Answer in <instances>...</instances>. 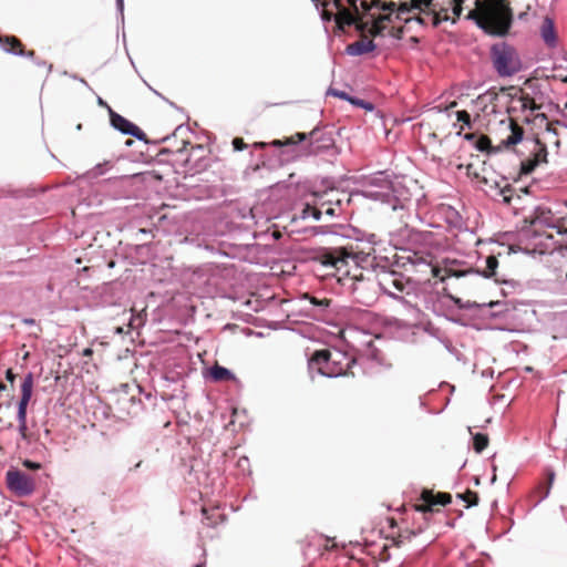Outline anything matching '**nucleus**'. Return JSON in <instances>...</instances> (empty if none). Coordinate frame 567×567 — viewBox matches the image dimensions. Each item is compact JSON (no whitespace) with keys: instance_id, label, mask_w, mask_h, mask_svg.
<instances>
[{"instance_id":"nucleus-1","label":"nucleus","mask_w":567,"mask_h":567,"mask_svg":"<svg viewBox=\"0 0 567 567\" xmlns=\"http://www.w3.org/2000/svg\"><path fill=\"white\" fill-rule=\"evenodd\" d=\"M316 259L320 261L322 266L342 272L347 277L344 280L348 282L343 285L348 286L355 302L363 306H371L377 301L380 289L379 281L372 274L365 276L358 265H354L353 274H351L349 259L354 260V257L344 248L322 249L318 252Z\"/></svg>"},{"instance_id":"nucleus-2","label":"nucleus","mask_w":567,"mask_h":567,"mask_svg":"<svg viewBox=\"0 0 567 567\" xmlns=\"http://www.w3.org/2000/svg\"><path fill=\"white\" fill-rule=\"evenodd\" d=\"M357 1L358 0H333V4L338 9L337 14L334 16V21L338 29L344 30V27H350L355 22V14L359 13ZM361 7L363 10H370L368 0H361ZM414 10H431L435 13L436 20L449 19L446 10L444 11V14H442V12H436L433 0H405L401 1L398 8L399 20L405 22L410 21L411 17L409 14Z\"/></svg>"},{"instance_id":"nucleus-3","label":"nucleus","mask_w":567,"mask_h":567,"mask_svg":"<svg viewBox=\"0 0 567 567\" xmlns=\"http://www.w3.org/2000/svg\"><path fill=\"white\" fill-rule=\"evenodd\" d=\"M475 9L471 10L468 18L477 25L493 35L508 33L513 22V11L508 0H475Z\"/></svg>"},{"instance_id":"nucleus-4","label":"nucleus","mask_w":567,"mask_h":567,"mask_svg":"<svg viewBox=\"0 0 567 567\" xmlns=\"http://www.w3.org/2000/svg\"><path fill=\"white\" fill-rule=\"evenodd\" d=\"M491 61L501 78L513 76L522 70L517 50L507 42H498L491 48Z\"/></svg>"},{"instance_id":"nucleus-5","label":"nucleus","mask_w":567,"mask_h":567,"mask_svg":"<svg viewBox=\"0 0 567 567\" xmlns=\"http://www.w3.org/2000/svg\"><path fill=\"white\" fill-rule=\"evenodd\" d=\"M524 226L522 233L526 236L533 234L535 236H546L553 238V230L561 234L560 227L557 225V219L549 208L538 206L533 213L524 217Z\"/></svg>"},{"instance_id":"nucleus-6","label":"nucleus","mask_w":567,"mask_h":567,"mask_svg":"<svg viewBox=\"0 0 567 567\" xmlns=\"http://www.w3.org/2000/svg\"><path fill=\"white\" fill-rule=\"evenodd\" d=\"M355 363V359H349L346 368L336 367L337 361L331 362V352L328 349H321L313 352L308 361V367L310 370H316L321 375L326 377H337V375H347L351 374L349 372L352 364Z\"/></svg>"},{"instance_id":"nucleus-7","label":"nucleus","mask_w":567,"mask_h":567,"mask_svg":"<svg viewBox=\"0 0 567 567\" xmlns=\"http://www.w3.org/2000/svg\"><path fill=\"white\" fill-rule=\"evenodd\" d=\"M34 380L31 373H28L21 383V398L18 403L17 419L19 422V434L22 440L31 442L33 435L27 425V408L32 396Z\"/></svg>"},{"instance_id":"nucleus-8","label":"nucleus","mask_w":567,"mask_h":567,"mask_svg":"<svg viewBox=\"0 0 567 567\" xmlns=\"http://www.w3.org/2000/svg\"><path fill=\"white\" fill-rule=\"evenodd\" d=\"M308 138L310 146H312V153H318L321 148L329 147L333 143V140L330 136L326 137L322 131L319 128H313L309 134L296 133L295 135L285 140H274L271 145L276 147L295 145Z\"/></svg>"},{"instance_id":"nucleus-9","label":"nucleus","mask_w":567,"mask_h":567,"mask_svg":"<svg viewBox=\"0 0 567 567\" xmlns=\"http://www.w3.org/2000/svg\"><path fill=\"white\" fill-rule=\"evenodd\" d=\"M452 496L450 493L439 492L434 493L432 489L423 488L416 503L412 505L415 512L423 514L437 512V506H445L450 504Z\"/></svg>"},{"instance_id":"nucleus-10","label":"nucleus","mask_w":567,"mask_h":567,"mask_svg":"<svg viewBox=\"0 0 567 567\" xmlns=\"http://www.w3.org/2000/svg\"><path fill=\"white\" fill-rule=\"evenodd\" d=\"M6 481L8 488L18 496H29L35 491L34 478L19 470H9Z\"/></svg>"},{"instance_id":"nucleus-11","label":"nucleus","mask_w":567,"mask_h":567,"mask_svg":"<svg viewBox=\"0 0 567 567\" xmlns=\"http://www.w3.org/2000/svg\"><path fill=\"white\" fill-rule=\"evenodd\" d=\"M315 204L319 205L322 212L328 216L338 215L336 207L340 209L341 198L338 190L331 188L321 193H313Z\"/></svg>"},{"instance_id":"nucleus-12","label":"nucleus","mask_w":567,"mask_h":567,"mask_svg":"<svg viewBox=\"0 0 567 567\" xmlns=\"http://www.w3.org/2000/svg\"><path fill=\"white\" fill-rule=\"evenodd\" d=\"M380 288L384 290L388 295L395 297L392 289L398 292H403L410 286V279L405 278L403 275L398 272H386L380 280Z\"/></svg>"},{"instance_id":"nucleus-13","label":"nucleus","mask_w":567,"mask_h":567,"mask_svg":"<svg viewBox=\"0 0 567 567\" xmlns=\"http://www.w3.org/2000/svg\"><path fill=\"white\" fill-rule=\"evenodd\" d=\"M109 113H110L111 124L113 125V127H115L116 130L121 131L124 134L132 135L140 140L143 137L144 133L142 132V130L138 126H136L135 124H133L132 122H130L128 120L123 117L122 115L114 112L111 107H109Z\"/></svg>"},{"instance_id":"nucleus-14","label":"nucleus","mask_w":567,"mask_h":567,"mask_svg":"<svg viewBox=\"0 0 567 567\" xmlns=\"http://www.w3.org/2000/svg\"><path fill=\"white\" fill-rule=\"evenodd\" d=\"M377 48L373 40L368 34H361L360 39L350 43L346 48V53L352 56L370 53Z\"/></svg>"},{"instance_id":"nucleus-15","label":"nucleus","mask_w":567,"mask_h":567,"mask_svg":"<svg viewBox=\"0 0 567 567\" xmlns=\"http://www.w3.org/2000/svg\"><path fill=\"white\" fill-rule=\"evenodd\" d=\"M0 45L9 53L27 55L29 58H33L35 54L33 50L25 52L23 43L14 35L0 37Z\"/></svg>"},{"instance_id":"nucleus-16","label":"nucleus","mask_w":567,"mask_h":567,"mask_svg":"<svg viewBox=\"0 0 567 567\" xmlns=\"http://www.w3.org/2000/svg\"><path fill=\"white\" fill-rule=\"evenodd\" d=\"M509 134L502 140L501 145L505 147L514 146L523 140L524 128L512 117H507Z\"/></svg>"},{"instance_id":"nucleus-17","label":"nucleus","mask_w":567,"mask_h":567,"mask_svg":"<svg viewBox=\"0 0 567 567\" xmlns=\"http://www.w3.org/2000/svg\"><path fill=\"white\" fill-rule=\"evenodd\" d=\"M540 37L543 41L550 48L557 44V33L553 19L546 17L540 27Z\"/></svg>"},{"instance_id":"nucleus-18","label":"nucleus","mask_w":567,"mask_h":567,"mask_svg":"<svg viewBox=\"0 0 567 567\" xmlns=\"http://www.w3.org/2000/svg\"><path fill=\"white\" fill-rule=\"evenodd\" d=\"M416 533L413 530H405L404 533H400L396 537H391V545L384 544L382 547V550L380 551L379 556L381 560H388L390 558L389 548L391 546L400 547L402 544H404L405 540H411L413 536H415Z\"/></svg>"},{"instance_id":"nucleus-19","label":"nucleus","mask_w":567,"mask_h":567,"mask_svg":"<svg viewBox=\"0 0 567 567\" xmlns=\"http://www.w3.org/2000/svg\"><path fill=\"white\" fill-rule=\"evenodd\" d=\"M202 513L204 516V524L208 527H215L219 523L224 520V515L219 512L218 508H202Z\"/></svg>"},{"instance_id":"nucleus-20","label":"nucleus","mask_w":567,"mask_h":567,"mask_svg":"<svg viewBox=\"0 0 567 567\" xmlns=\"http://www.w3.org/2000/svg\"><path fill=\"white\" fill-rule=\"evenodd\" d=\"M209 377L215 382L231 381L235 379V375L228 369L219 365L218 363L210 368Z\"/></svg>"},{"instance_id":"nucleus-21","label":"nucleus","mask_w":567,"mask_h":567,"mask_svg":"<svg viewBox=\"0 0 567 567\" xmlns=\"http://www.w3.org/2000/svg\"><path fill=\"white\" fill-rule=\"evenodd\" d=\"M498 267V259L496 256L491 255L485 260V268L481 272L484 277L489 278L496 276V269Z\"/></svg>"},{"instance_id":"nucleus-22","label":"nucleus","mask_w":567,"mask_h":567,"mask_svg":"<svg viewBox=\"0 0 567 567\" xmlns=\"http://www.w3.org/2000/svg\"><path fill=\"white\" fill-rule=\"evenodd\" d=\"M488 436L483 433H476L473 436V449L476 453H482L488 446Z\"/></svg>"},{"instance_id":"nucleus-23","label":"nucleus","mask_w":567,"mask_h":567,"mask_svg":"<svg viewBox=\"0 0 567 567\" xmlns=\"http://www.w3.org/2000/svg\"><path fill=\"white\" fill-rule=\"evenodd\" d=\"M537 148L533 154V158L537 159V163H547V147L545 144L540 143L538 140L536 141Z\"/></svg>"},{"instance_id":"nucleus-24","label":"nucleus","mask_w":567,"mask_h":567,"mask_svg":"<svg viewBox=\"0 0 567 567\" xmlns=\"http://www.w3.org/2000/svg\"><path fill=\"white\" fill-rule=\"evenodd\" d=\"M499 193L503 197V202L507 205H511L514 200L522 199L518 195L516 198H514L515 189L509 185H506L504 188H502Z\"/></svg>"},{"instance_id":"nucleus-25","label":"nucleus","mask_w":567,"mask_h":567,"mask_svg":"<svg viewBox=\"0 0 567 567\" xmlns=\"http://www.w3.org/2000/svg\"><path fill=\"white\" fill-rule=\"evenodd\" d=\"M457 496L466 503V507H472L478 504L480 497L477 493L471 489H467L465 493L458 494Z\"/></svg>"},{"instance_id":"nucleus-26","label":"nucleus","mask_w":567,"mask_h":567,"mask_svg":"<svg viewBox=\"0 0 567 567\" xmlns=\"http://www.w3.org/2000/svg\"><path fill=\"white\" fill-rule=\"evenodd\" d=\"M302 213L303 217L312 216L317 220L320 219L321 215L323 214L321 207L315 203L312 205L307 204Z\"/></svg>"},{"instance_id":"nucleus-27","label":"nucleus","mask_w":567,"mask_h":567,"mask_svg":"<svg viewBox=\"0 0 567 567\" xmlns=\"http://www.w3.org/2000/svg\"><path fill=\"white\" fill-rule=\"evenodd\" d=\"M444 271H445V276L442 277V280H445V278H447V277L460 278V277L466 276L468 274H474L473 269L457 270V269H454V268H445ZM475 274H478V271H475Z\"/></svg>"},{"instance_id":"nucleus-28","label":"nucleus","mask_w":567,"mask_h":567,"mask_svg":"<svg viewBox=\"0 0 567 567\" xmlns=\"http://www.w3.org/2000/svg\"><path fill=\"white\" fill-rule=\"evenodd\" d=\"M539 164L537 163V159H534L533 157L532 158H527V159L523 161L522 164H520V174L528 175Z\"/></svg>"},{"instance_id":"nucleus-29","label":"nucleus","mask_w":567,"mask_h":567,"mask_svg":"<svg viewBox=\"0 0 567 567\" xmlns=\"http://www.w3.org/2000/svg\"><path fill=\"white\" fill-rule=\"evenodd\" d=\"M520 101H522L523 110L535 111V110L540 109V106L538 104H536L535 100L529 94H524L520 97Z\"/></svg>"},{"instance_id":"nucleus-30","label":"nucleus","mask_w":567,"mask_h":567,"mask_svg":"<svg viewBox=\"0 0 567 567\" xmlns=\"http://www.w3.org/2000/svg\"><path fill=\"white\" fill-rule=\"evenodd\" d=\"M475 146L481 152H488L491 150V140L486 135H481L476 138Z\"/></svg>"},{"instance_id":"nucleus-31","label":"nucleus","mask_w":567,"mask_h":567,"mask_svg":"<svg viewBox=\"0 0 567 567\" xmlns=\"http://www.w3.org/2000/svg\"><path fill=\"white\" fill-rule=\"evenodd\" d=\"M348 102H350L351 104H353L355 106L362 107L367 111H372L374 109L372 103L361 100V99L350 96V100Z\"/></svg>"},{"instance_id":"nucleus-32","label":"nucleus","mask_w":567,"mask_h":567,"mask_svg":"<svg viewBox=\"0 0 567 567\" xmlns=\"http://www.w3.org/2000/svg\"><path fill=\"white\" fill-rule=\"evenodd\" d=\"M106 165H109V162H105L104 164H97L95 167L87 172V175L93 178L103 175L105 173L104 166Z\"/></svg>"},{"instance_id":"nucleus-33","label":"nucleus","mask_w":567,"mask_h":567,"mask_svg":"<svg viewBox=\"0 0 567 567\" xmlns=\"http://www.w3.org/2000/svg\"><path fill=\"white\" fill-rule=\"evenodd\" d=\"M456 117L458 122H462L467 127H471V115L467 111H457Z\"/></svg>"},{"instance_id":"nucleus-34","label":"nucleus","mask_w":567,"mask_h":567,"mask_svg":"<svg viewBox=\"0 0 567 567\" xmlns=\"http://www.w3.org/2000/svg\"><path fill=\"white\" fill-rule=\"evenodd\" d=\"M450 1V4H452V11H453V14H454V18H458L462 13V3H463V0H449Z\"/></svg>"},{"instance_id":"nucleus-35","label":"nucleus","mask_w":567,"mask_h":567,"mask_svg":"<svg viewBox=\"0 0 567 567\" xmlns=\"http://www.w3.org/2000/svg\"><path fill=\"white\" fill-rule=\"evenodd\" d=\"M355 25V29L361 33V34H365V32H368L369 30V22H364L362 20H358L355 18V22L353 23Z\"/></svg>"},{"instance_id":"nucleus-36","label":"nucleus","mask_w":567,"mask_h":567,"mask_svg":"<svg viewBox=\"0 0 567 567\" xmlns=\"http://www.w3.org/2000/svg\"><path fill=\"white\" fill-rule=\"evenodd\" d=\"M233 147L235 151H244L248 147V145L245 143L244 138L235 137L233 140Z\"/></svg>"},{"instance_id":"nucleus-37","label":"nucleus","mask_w":567,"mask_h":567,"mask_svg":"<svg viewBox=\"0 0 567 567\" xmlns=\"http://www.w3.org/2000/svg\"><path fill=\"white\" fill-rule=\"evenodd\" d=\"M328 93L333 95V96H337L339 99L346 100V101L350 100V95L347 92H344V91H339L337 89H330L328 91Z\"/></svg>"},{"instance_id":"nucleus-38","label":"nucleus","mask_w":567,"mask_h":567,"mask_svg":"<svg viewBox=\"0 0 567 567\" xmlns=\"http://www.w3.org/2000/svg\"><path fill=\"white\" fill-rule=\"evenodd\" d=\"M310 299V302L315 306H320V307H329L330 305V300L324 298V299H318L316 297H309Z\"/></svg>"},{"instance_id":"nucleus-39","label":"nucleus","mask_w":567,"mask_h":567,"mask_svg":"<svg viewBox=\"0 0 567 567\" xmlns=\"http://www.w3.org/2000/svg\"><path fill=\"white\" fill-rule=\"evenodd\" d=\"M547 478H548L547 486H546L545 493L542 496V498H545L549 494V489L554 483L555 473L553 471H549L547 474Z\"/></svg>"},{"instance_id":"nucleus-40","label":"nucleus","mask_w":567,"mask_h":567,"mask_svg":"<svg viewBox=\"0 0 567 567\" xmlns=\"http://www.w3.org/2000/svg\"><path fill=\"white\" fill-rule=\"evenodd\" d=\"M22 465L24 467H27L28 470H32V471H37V470L41 468V464L40 463L33 462V461H30V460H24Z\"/></svg>"},{"instance_id":"nucleus-41","label":"nucleus","mask_w":567,"mask_h":567,"mask_svg":"<svg viewBox=\"0 0 567 567\" xmlns=\"http://www.w3.org/2000/svg\"><path fill=\"white\" fill-rule=\"evenodd\" d=\"M466 174L470 176V177H473L475 179H480V174L477 173V171L475 169L474 165L473 164H468L466 165Z\"/></svg>"},{"instance_id":"nucleus-42","label":"nucleus","mask_w":567,"mask_h":567,"mask_svg":"<svg viewBox=\"0 0 567 567\" xmlns=\"http://www.w3.org/2000/svg\"><path fill=\"white\" fill-rule=\"evenodd\" d=\"M6 379L7 381H9L10 383H13L14 382V379H16V374L13 373V371L11 369H8L7 372H6Z\"/></svg>"},{"instance_id":"nucleus-43","label":"nucleus","mask_w":567,"mask_h":567,"mask_svg":"<svg viewBox=\"0 0 567 567\" xmlns=\"http://www.w3.org/2000/svg\"><path fill=\"white\" fill-rule=\"evenodd\" d=\"M334 16L336 14H333L332 12L327 11V10H323V12H322V19L327 20V21H330L332 18H334Z\"/></svg>"},{"instance_id":"nucleus-44","label":"nucleus","mask_w":567,"mask_h":567,"mask_svg":"<svg viewBox=\"0 0 567 567\" xmlns=\"http://www.w3.org/2000/svg\"><path fill=\"white\" fill-rule=\"evenodd\" d=\"M93 354V350L91 348H85L82 352L83 357H91Z\"/></svg>"},{"instance_id":"nucleus-45","label":"nucleus","mask_w":567,"mask_h":567,"mask_svg":"<svg viewBox=\"0 0 567 567\" xmlns=\"http://www.w3.org/2000/svg\"><path fill=\"white\" fill-rule=\"evenodd\" d=\"M401 32H402V29H396V30H394V29H393V30L391 31V34H392L393 37H398V38H400V33H401Z\"/></svg>"},{"instance_id":"nucleus-46","label":"nucleus","mask_w":567,"mask_h":567,"mask_svg":"<svg viewBox=\"0 0 567 567\" xmlns=\"http://www.w3.org/2000/svg\"><path fill=\"white\" fill-rule=\"evenodd\" d=\"M267 145V143L265 142H258V143H255L254 146L257 147V148H262Z\"/></svg>"},{"instance_id":"nucleus-47","label":"nucleus","mask_w":567,"mask_h":567,"mask_svg":"<svg viewBox=\"0 0 567 567\" xmlns=\"http://www.w3.org/2000/svg\"><path fill=\"white\" fill-rule=\"evenodd\" d=\"M187 144H188V142L182 141V147L177 148V152H182L186 147Z\"/></svg>"},{"instance_id":"nucleus-48","label":"nucleus","mask_w":567,"mask_h":567,"mask_svg":"<svg viewBox=\"0 0 567 567\" xmlns=\"http://www.w3.org/2000/svg\"><path fill=\"white\" fill-rule=\"evenodd\" d=\"M465 138L473 140V138H475V134H473V133L465 134Z\"/></svg>"},{"instance_id":"nucleus-49","label":"nucleus","mask_w":567,"mask_h":567,"mask_svg":"<svg viewBox=\"0 0 567 567\" xmlns=\"http://www.w3.org/2000/svg\"><path fill=\"white\" fill-rule=\"evenodd\" d=\"M497 303H498V301H489L487 303L484 302L483 305H487L488 307L492 308V307L496 306Z\"/></svg>"},{"instance_id":"nucleus-50","label":"nucleus","mask_w":567,"mask_h":567,"mask_svg":"<svg viewBox=\"0 0 567 567\" xmlns=\"http://www.w3.org/2000/svg\"><path fill=\"white\" fill-rule=\"evenodd\" d=\"M99 104L106 106L107 109L110 107L101 97L99 99Z\"/></svg>"},{"instance_id":"nucleus-51","label":"nucleus","mask_w":567,"mask_h":567,"mask_svg":"<svg viewBox=\"0 0 567 567\" xmlns=\"http://www.w3.org/2000/svg\"><path fill=\"white\" fill-rule=\"evenodd\" d=\"M194 150H199V151H203V146L202 145H195V146H192V151Z\"/></svg>"},{"instance_id":"nucleus-52","label":"nucleus","mask_w":567,"mask_h":567,"mask_svg":"<svg viewBox=\"0 0 567 567\" xmlns=\"http://www.w3.org/2000/svg\"><path fill=\"white\" fill-rule=\"evenodd\" d=\"M457 105L455 101L451 102L447 109H453Z\"/></svg>"},{"instance_id":"nucleus-53","label":"nucleus","mask_w":567,"mask_h":567,"mask_svg":"<svg viewBox=\"0 0 567 567\" xmlns=\"http://www.w3.org/2000/svg\"><path fill=\"white\" fill-rule=\"evenodd\" d=\"M6 388H7V385L4 383L0 382V392L6 390Z\"/></svg>"},{"instance_id":"nucleus-54","label":"nucleus","mask_w":567,"mask_h":567,"mask_svg":"<svg viewBox=\"0 0 567 567\" xmlns=\"http://www.w3.org/2000/svg\"><path fill=\"white\" fill-rule=\"evenodd\" d=\"M389 522H390V526H391V527H394V526H395V520H394L393 518H390V519H389Z\"/></svg>"},{"instance_id":"nucleus-55","label":"nucleus","mask_w":567,"mask_h":567,"mask_svg":"<svg viewBox=\"0 0 567 567\" xmlns=\"http://www.w3.org/2000/svg\"><path fill=\"white\" fill-rule=\"evenodd\" d=\"M24 322L29 323V324H32V323H34V320L33 319H25Z\"/></svg>"},{"instance_id":"nucleus-56","label":"nucleus","mask_w":567,"mask_h":567,"mask_svg":"<svg viewBox=\"0 0 567 567\" xmlns=\"http://www.w3.org/2000/svg\"><path fill=\"white\" fill-rule=\"evenodd\" d=\"M563 82L567 83V75L560 79Z\"/></svg>"},{"instance_id":"nucleus-57","label":"nucleus","mask_w":567,"mask_h":567,"mask_svg":"<svg viewBox=\"0 0 567 567\" xmlns=\"http://www.w3.org/2000/svg\"><path fill=\"white\" fill-rule=\"evenodd\" d=\"M195 567H203V566L198 564V565H196Z\"/></svg>"},{"instance_id":"nucleus-58","label":"nucleus","mask_w":567,"mask_h":567,"mask_svg":"<svg viewBox=\"0 0 567 567\" xmlns=\"http://www.w3.org/2000/svg\"><path fill=\"white\" fill-rule=\"evenodd\" d=\"M118 2H122V0H118Z\"/></svg>"},{"instance_id":"nucleus-59","label":"nucleus","mask_w":567,"mask_h":567,"mask_svg":"<svg viewBox=\"0 0 567 567\" xmlns=\"http://www.w3.org/2000/svg\"><path fill=\"white\" fill-rule=\"evenodd\" d=\"M566 107H567V103H566Z\"/></svg>"}]
</instances>
